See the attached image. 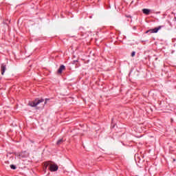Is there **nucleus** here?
<instances>
[{
  "label": "nucleus",
  "instance_id": "nucleus-1",
  "mask_svg": "<svg viewBox=\"0 0 176 176\" xmlns=\"http://www.w3.org/2000/svg\"><path fill=\"white\" fill-rule=\"evenodd\" d=\"M45 102V99L43 98H41V99L36 98L34 101L29 102L28 105H30V107H35L37 105H39L41 102Z\"/></svg>",
  "mask_w": 176,
  "mask_h": 176
},
{
  "label": "nucleus",
  "instance_id": "nucleus-2",
  "mask_svg": "<svg viewBox=\"0 0 176 176\" xmlns=\"http://www.w3.org/2000/svg\"><path fill=\"white\" fill-rule=\"evenodd\" d=\"M52 163H53V162L50 161V164L49 167L50 171H51L52 173L54 171H57V170H58V166H57V164H52Z\"/></svg>",
  "mask_w": 176,
  "mask_h": 176
},
{
  "label": "nucleus",
  "instance_id": "nucleus-3",
  "mask_svg": "<svg viewBox=\"0 0 176 176\" xmlns=\"http://www.w3.org/2000/svg\"><path fill=\"white\" fill-rule=\"evenodd\" d=\"M162 27L163 26H158L157 28H155L154 29L148 30L146 32V34H148V32H150L151 34H156L160 30L162 29Z\"/></svg>",
  "mask_w": 176,
  "mask_h": 176
},
{
  "label": "nucleus",
  "instance_id": "nucleus-4",
  "mask_svg": "<svg viewBox=\"0 0 176 176\" xmlns=\"http://www.w3.org/2000/svg\"><path fill=\"white\" fill-rule=\"evenodd\" d=\"M1 75H5V72H6V63H2L1 65Z\"/></svg>",
  "mask_w": 176,
  "mask_h": 176
},
{
  "label": "nucleus",
  "instance_id": "nucleus-5",
  "mask_svg": "<svg viewBox=\"0 0 176 176\" xmlns=\"http://www.w3.org/2000/svg\"><path fill=\"white\" fill-rule=\"evenodd\" d=\"M63 71H65V66H64V65H61L57 72L58 74H63Z\"/></svg>",
  "mask_w": 176,
  "mask_h": 176
},
{
  "label": "nucleus",
  "instance_id": "nucleus-6",
  "mask_svg": "<svg viewBox=\"0 0 176 176\" xmlns=\"http://www.w3.org/2000/svg\"><path fill=\"white\" fill-rule=\"evenodd\" d=\"M49 166H50V161H47L45 162H44V170L46 171V170H47V167H49Z\"/></svg>",
  "mask_w": 176,
  "mask_h": 176
},
{
  "label": "nucleus",
  "instance_id": "nucleus-7",
  "mask_svg": "<svg viewBox=\"0 0 176 176\" xmlns=\"http://www.w3.org/2000/svg\"><path fill=\"white\" fill-rule=\"evenodd\" d=\"M142 12H143L144 14H146V16H148V14H149V13H151V10L146 9V8H144L142 10Z\"/></svg>",
  "mask_w": 176,
  "mask_h": 176
},
{
  "label": "nucleus",
  "instance_id": "nucleus-8",
  "mask_svg": "<svg viewBox=\"0 0 176 176\" xmlns=\"http://www.w3.org/2000/svg\"><path fill=\"white\" fill-rule=\"evenodd\" d=\"M63 142H64V139H60L57 141L56 142V145H61V144H63Z\"/></svg>",
  "mask_w": 176,
  "mask_h": 176
},
{
  "label": "nucleus",
  "instance_id": "nucleus-9",
  "mask_svg": "<svg viewBox=\"0 0 176 176\" xmlns=\"http://www.w3.org/2000/svg\"><path fill=\"white\" fill-rule=\"evenodd\" d=\"M10 168H12V170H16V167L14 165L11 164L10 165Z\"/></svg>",
  "mask_w": 176,
  "mask_h": 176
},
{
  "label": "nucleus",
  "instance_id": "nucleus-10",
  "mask_svg": "<svg viewBox=\"0 0 176 176\" xmlns=\"http://www.w3.org/2000/svg\"><path fill=\"white\" fill-rule=\"evenodd\" d=\"M49 100H50V99H49V98L45 99V101L44 102L45 105H46L47 104V102L49 101Z\"/></svg>",
  "mask_w": 176,
  "mask_h": 176
},
{
  "label": "nucleus",
  "instance_id": "nucleus-11",
  "mask_svg": "<svg viewBox=\"0 0 176 176\" xmlns=\"http://www.w3.org/2000/svg\"><path fill=\"white\" fill-rule=\"evenodd\" d=\"M134 56H135V52H131V57H134Z\"/></svg>",
  "mask_w": 176,
  "mask_h": 176
},
{
  "label": "nucleus",
  "instance_id": "nucleus-12",
  "mask_svg": "<svg viewBox=\"0 0 176 176\" xmlns=\"http://www.w3.org/2000/svg\"><path fill=\"white\" fill-rule=\"evenodd\" d=\"M126 17H127V19H131V16H130V15L126 16Z\"/></svg>",
  "mask_w": 176,
  "mask_h": 176
},
{
  "label": "nucleus",
  "instance_id": "nucleus-13",
  "mask_svg": "<svg viewBox=\"0 0 176 176\" xmlns=\"http://www.w3.org/2000/svg\"><path fill=\"white\" fill-rule=\"evenodd\" d=\"M130 20H131V19H127V21H130Z\"/></svg>",
  "mask_w": 176,
  "mask_h": 176
}]
</instances>
